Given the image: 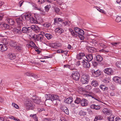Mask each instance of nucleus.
<instances>
[{
  "instance_id": "20e7f679",
  "label": "nucleus",
  "mask_w": 121,
  "mask_h": 121,
  "mask_svg": "<svg viewBox=\"0 0 121 121\" xmlns=\"http://www.w3.org/2000/svg\"><path fill=\"white\" fill-rule=\"evenodd\" d=\"M31 31L32 30L36 32H38L40 31V29L39 27L37 25H33L31 26L30 27Z\"/></svg>"
},
{
  "instance_id": "864d4df0",
  "label": "nucleus",
  "mask_w": 121,
  "mask_h": 121,
  "mask_svg": "<svg viewBox=\"0 0 121 121\" xmlns=\"http://www.w3.org/2000/svg\"><path fill=\"white\" fill-rule=\"evenodd\" d=\"M50 45L51 47L54 48H56V43H52Z\"/></svg>"
},
{
  "instance_id": "f03ea898",
  "label": "nucleus",
  "mask_w": 121,
  "mask_h": 121,
  "mask_svg": "<svg viewBox=\"0 0 121 121\" xmlns=\"http://www.w3.org/2000/svg\"><path fill=\"white\" fill-rule=\"evenodd\" d=\"M89 76L86 74H83L81 79V82L83 84H87L89 79Z\"/></svg>"
},
{
  "instance_id": "9d476101",
  "label": "nucleus",
  "mask_w": 121,
  "mask_h": 121,
  "mask_svg": "<svg viewBox=\"0 0 121 121\" xmlns=\"http://www.w3.org/2000/svg\"><path fill=\"white\" fill-rule=\"evenodd\" d=\"M102 111L104 114L107 115H112L111 111L107 108H104L102 110Z\"/></svg>"
},
{
  "instance_id": "473e14b6",
  "label": "nucleus",
  "mask_w": 121,
  "mask_h": 121,
  "mask_svg": "<svg viewBox=\"0 0 121 121\" xmlns=\"http://www.w3.org/2000/svg\"><path fill=\"white\" fill-rule=\"evenodd\" d=\"M91 84L93 86L95 87L98 85V84L96 81L93 80L91 82Z\"/></svg>"
},
{
  "instance_id": "72a5a7b5",
  "label": "nucleus",
  "mask_w": 121,
  "mask_h": 121,
  "mask_svg": "<svg viewBox=\"0 0 121 121\" xmlns=\"http://www.w3.org/2000/svg\"><path fill=\"white\" fill-rule=\"evenodd\" d=\"M114 117L112 115L108 117V121H114Z\"/></svg>"
},
{
  "instance_id": "dca6fc26",
  "label": "nucleus",
  "mask_w": 121,
  "mask_h": 121,
  "mask_svg": "<svg viewBox=\"0 0 121 121\" xmlns=\"http://www.w3.org/2000/svg\"><path fill=\"white\" fill-rule=\"evenodd\" d=\"M8 57L9 59L11 60H13L15 58L16 55L14 54L10 53L8 54Z\"/></svg>"
},
{
  "instance_id": "f8f14e48",
  "label": "nucleus",
  "mask_w": 121,
  "mask_h": 121,
  "mask_svg": "<svg viewBox=\"0 0 121 121\" xmlns=\"http://www.w3.org/2000/svg\"><path fill=\"white\" fill-rule=\"evenodd\" d=\"M24 33H27L31 32L30 27H24L22 29V32Z\"/></svg>"
},
{
  "instance_id": "052dcab7",
  "label": "nucleus",
  "mask_w": 121,
  "mask_h": 121,
  "mask_svg": "<svg viewBox=\"0 0 121 121\" xmlns=\"http://www.w3.org/2000/svg\"><path fill=\"white\" fill-rule=\"evenodd\" d=\"M33 73L31 72H28L26 73V74L27 76H32V75Z\"/></svg>"
},
{
  "instance_id": "9b49d317",
  "label": "nucleus",
  "mask_w": 121,
  "mask_h": 121,
  "mask_svg": "<svg viewBox=\"0 0 121 121\" xmlns=\"http://www.w3.org/2000/svg\"><path fill=\"white\" fill-rule=\"evenodd\" d=\"M8 47L5 44H0V51L2 52L7 50Z\"/></svg>"
},
{
  "instance_id": "6e6552de",
  "label": "nucleus",
  "mask_w": 121,
  "mask_h": 121,
  "mask_svg": "<svg viewBox=\"0 0 121 121\" xmlns=\"http://www.w3.org/2000/svg\"><path fill=\"white\" fill-rule=\"evenodd\" d=\"M80 30L79 32L78 33V36L81 40H84V38L83 36L84 34V31L81 29H80Z\"/></svg>"
},
{
  "instance_id": "c9c22d12",
  "label": "nucleus",
  "mask_w": 121,
  "mask_h": 121,
  "mask_svg": "<svg viewBox=\"0 0 121 121\" xmlns=\"http://www.w3.org/2000/svg\"><path fill=\"white\" fill-rule=\"evenodd\" d=\"M47 38V39H49L52 37V35L50 34H45L44 35Z\"/></svg>"
},
{
  "instance_id": "c03bdc74",
  "label": "nucleus",
  "mask_w": 121,
  "mask_h": 121,
  "mask_svg": "<svg viewBox=\"0 0 121 121\" xmlns=\"http://www.w3.org/2000/svg\"><path fill=\"white\" fill-rule=\"evenodd\" d=\"M100 46L104 48H108L109 49V47H108V46H107L105 45L104 43H101L100 44Z\"/></svg>"
},
{
  "instance_id": "680f3d73",
  "label": "nucleus",
  "mask_w": 121,
  "mask_h": 121,
  "mask_svg": "<svg viewBox=\"0 0 121 121\" xmlns=\"http://www.w3.org/2000/svg\"><path fill=\"white\" fill-rule=\"evenodd\" d=\"M92 64L94 67H97L96 66L98 65V63L96 61L93 62Z\"/></svg>"
},
{
  "instance_id": "4d7b16f0",
  "label": "nucleus",
  "mask_w": 121,
  "mask_h": 121,
  "mask_svg": "<svg viewBox=\"0 0 121 121\" xmlns=\"http://www.w3.org/2000/svg\"><path fill=\"white\" fill-rule=\"evenodd\" d=\"M80 29L77 27H75L74 28V30L75 31V32L78 34L80 30Z\"/></svg>"
},
{
  "instance_id": "37998d69",
  "label": "nucleus",
  "mask_w": 121,
  "mask_h": 121,
  "mask_svg": "<svg viewBox=\"0 0 121 121\" xmlns=\"http://www.w3.org/2000/svg\"><path fill=\"white\" fill-rule=\"evenodd\" d=\"M16 49L19 52H20L23 49V48L22 47L19 46H16Z\"/></svg>"
},
{
  "instance_id": "69168bd1",
  "label": "nucleus",
  "mask_w": 121,
  "mask_h": 121,
  "mask_svg": "<svg viewBox=\"0 0 121 121\" xmlns=\"http://www.w3.org/2000/svg\"><path fill=\"white\" fill-rule=\"evenodd\" d=\"M4 16V14L3 13H0V21L2 20Z\"/></svg>"
},
{
  "instance_id": "c756f323",
  "label": "nucleus",
  "mask_w": 121,
  "mask_h": 121,
  "mask_svg": "<svg viewBox=\"0 0 121 121\" xmlns=\"http://www.w3.org/2000/svg\"><path fill=\"white\" fill-rule=\"evenodd\" d=\"M96 60L99 62H100L103 60L102 57L99 55H97L96 56L95 58Z\"/></svg>"
},
{
  "instance_id": "39448f33",
  "label": "nucleus",
  "mask_w": 121,
  "mask_h": 121,
  "mask_svg": "<svg viewBox=\"0 0 121 121\" xmlns=\"http://www.w3.org/2000/svg\"><path fill=\"white\" fill-rule=\"evenodd\" d=\"M47 98L48 99L52 101L54 100H56L58 98V97L57 95H48Z\"/></svg>"
},
{
  "instance_id": "6ab92c4d",
  "label": "nucleus",
  "mask_w": 121,
  "mask_h": 121,
  "mask_svg": "<svg viewBox=\"0 0 121 121\" xmlns=\"http://www.w3.org/2000/svg\"><path fill=\"white\" fill-rule=\"evenodd\" d=\"M85 57L89 61H91L93 59L92 55L90 54H87Z\"/></svg>"
},
{
  "instance_id": "4468645a",
  "label": "nucleus",
  "mask_w": 121,
  "mask_h": 121,
  "mask_svg": "<svg viewBox=\"0 0 121 121\" xmlns=\"http://www.w3.org/2000/svg\"><path fill=\"white\" fill-rule=\"evenodd\" d=\"M113 79L116 83H121V77L115 76L113 77Z\"/></svg>"
},
{
  "instance_id": "bb28decb",
  "label": "nucleus",
  "mask_w": 121,
  "mask_h": 121,
  "mask_svg": "<svg viewBox=\"0 0 121 121\" xmlns=\"http://www.w3.org/2000/svg\"><path fill=\"white\" fill-rule=\"evenodd\" d=\"M103 118V117L102 116L99 115L96 116L94 119V120L97 121V120H101Z\"/></svg>"
},
{
  "instance_id": "4c0bfd02",
  "label": "nucleus",
  "mask_w": 121,
  "mask_h": 121,
  "mask_svg": "<svg viewBox=\"0 0 121 121\" xmlns=\"http://www.w3.org/2000/svg\"><path fill=\"white\" fill-rule=\"evenodd\" d=\"M94 92L95 93L100 94L101 93V91L99 88H95L94 89Z\"/></svg>"
},
{
  "instance_id": "774afa93",
  "label": "nucleus",
  "mask_w": 121,
  "mask_h": 121,
  "mask_svg": "<svg viewBox=\"0 0 121 121\" xmlns=\"http://www.w3.org/2000/svg\"><path fill=\"white\" fill-rule=\"evenodd\" d=\"M115 121H121V118L119 117H117L115 119Z\"/></svg>"
},
{
  "instance_id": "3c124183",
  "label": "nucleus",
  "mask_w": 121,
  "mask_h": 121,
  "mask_svg": "<svg viewBox=\"0 0 121 121\" xmlns=\"http://www.w3.org/2000/svg\"><path fill=\"white\" fill-rule=\"evenodd\" d=\"M50 8V6L49 5H47L45 7V11L47 12H48Z\"/></svg>"
},
{
  "instance_id": "4be33fe9",
  "label": "nucleus",
  "mask_w": 121,
  "mask_h": 121,
  "mask_svg": "<svg viewBox=\"0 0 121 121\" xmlns=\"http://www.w3.org/2000/svg\"><path fill=\"white\" fill-rule=\"evenodd\" d=\"M10 45L13 47H15L16 46L17 42L14 41H11L10 43Z\"/></svg>"
},
{
  "instance_id": "13d9d810",
  "label": "nucleus",
  "mask_w": 121,
  "mask_h": 121,
  "mask_svg": "<svg viewBox=\"0 0 121 121\" xmlns=\"http://www.w3.org/2000/svg\"><path fill=\"white\" fill-rule=\"evenodd\" d=\"M54 10L56 13L58 14V13L60 11V10L59 8L56 7L54 8Z\"/></svg>"
},
{
  "instance_id": "7c9ffc66",
  "label": "nucleus",
  "mask_w": 121,
  "mask_h": 121,
  "mask_svg": "<svg viewBox=\"0 0 121 121\" xmlns=\"http://www.w3.org/2000/svg\"><path fill=\"white\" fill-rule=\"evenodd\" d=\"M33 6H34V9L43 12H44V10L40 8H38L36 4H33Z\"/></svg>"
},
{
  "instance_id": "a18cd8bd",
  "label": "nucleus",
  "mask_w": 121,
  "mask_h": 121,
  "mask_svg": "<svg viewBox=\"0 0 121 121\" xmlns=\"http://www.w3.org/2000/svg\"><path fill=\"white\" fill-rule=\"evenodd\" d=\"M4 28H5L6 29H10L11 28L10 27V26L9 25H8L6 23H4Z\"/></svg>"
},
{
  "instance_id": "b1692460",
  "label": "nucleus",
  "mask_w": 121,
  "mask_h": 121,
  "mask_svg": "<svg viewBox=\"0 0 121 121\" xmlns=\"http://www.w3.org/2000/svg\"><path fill=\"white\" fill-rule=\"evenodd\" d=\"M29 20L30 22L31 23L36 24L38 23V22L36 19L32 17H31Z\"/></svg>"
},
{
  "instance_id": "1a4fd4ad",
  "label": "nucleus",
  "mask_w": 121,
  "mask_h": 121,
  "mask_svg": "<svg viewBox=\"0 0 121 121\" xmlns=\"http://www.w3.org/2000/svg\"><path fill=\"white\" fill-rule=\"evenodd\" d=\"M104 72L107 74L110 75L113 74V71L112 69H105Z\"/></svg>"
},
{
  "instance_id": "aec40b11",
  "label": "nucleus",
  "mask_w": 121,
  "mask_h": 121,
  "mask_svg": "<svg viewBox=\"0 0 121 121\" xmlns=\"http://www.w3.org/2000/svg\"><path fill=\"white\" fill-rule=\"evenodd\" d=\"M91 108L93 109L96 110H98L100 108V107L99 105H96L95 104H92L90 106Z\"/></svg>"
},
{
  "instance_id": "6e6d98bb",
  "label": "nucleus",
  "mask_w": 121,
  "mask_h": 121,
  "mask_svg": "<svg viewBox=\"0 0 121 121\" xmlns=\"http://www.w3.org/2000/svg\"><path fill=\"white\" fill-rule=\"evenodd\" d=\"M82 63H83V66L84 67V68H86V65H87V62H86L84 60H83L82 61Z\"/></svg>"
},
{
  "instance_id": "412c9836",
  "label": "nucleus",
  "mask_w": 121,
  "mask_h": 121,
  "mask_svg": "<svg viewBox=\"0 0 121 121\" xmlns=\"http://www.w3.org/2000/svg\"><path fill=\"white\" fill-rule=\"evenodd\" d=\"M55 32L60 34L62 33L64 31V30L60 27L56 28L55 30Z\"/></svg>"
},
{
  "instance_id": "58836bf2",
  "label": "nucleus",
  "mask_w": 121,
  "mask_h": 121,
  "mask_svg": "<svg viewBox=\"0 0 121 121\" xmlns=\"http://www.w3.org/2000/svg\"><path fill=\"white\" fill-rule=\"evenodd\" d=\"M81 101V99L77 97L76 100L74 101V102L75 103L78 104L80 103Z\"/></svg>"
},
{
  "instance_id": "8fccbe9b",
  "label": "nucleus",
  "mask_w": 121,
  "mask_h": 121,
  "mask_svg": "<svg viewBox=\"0 0 121 121\" xmlns=\"http://www.w3.org/2000/svg\"><path fill=\"white\" fill-rule=\"evenodd\" d=\"M50 23L48 22H47L45 23L44 24V26L46 28H48L50 26Z\"/></svg>"
},
{
  "instance_id": "5fc2aeb1",
  "label": "nucleus",
  "mask_w": 121,
  "mask_h": 121,
  "mask_svg": "<svg viewBox=\"0 0 121 121\" xmlns=\"http://www.w3.org/2000/svg\"><path fill=\"white\" fill-rule=\"evenodd\" d=\"M28 46H29H29H30V47L31 46L34 47L36 46L35 44L33 43V42H30V44L28 45Z\"/></svg>"
},
{
  "instance_id": "ea45409f",
  "label": "nucleus",
  "mask_w": 121,
  "mask_h": 121,
  "mask_svg": "<svg viewBox=\"0 0 121 121\" xmlns=\"http://www.w3.org/2000/svg\"><path fill=\"white\" fill-rule=\"evenodd\" d=\"M116 65L118 68H121V62L117 61L116 63Z\"/></svg>"
},
{
  "instance_id": "f257e3e1",
  "label": "nucleus",
  "mask_w": 121,
  "mask_h": 121,
  "mask_svg": "<svg viewBox=\"0 0 121 121\" xmlns=\"http://www.w3.org/2000/svg\"><path fill=\"white\" fill-rule=\"evenodd\" d=\"M32 100H34V102H35L36 100V99L33 100L32 99H30L28 98H27L26 99L25 101V105L27 110L29 109H32L34 107Z\"/></svg>"
},
{
  "instance_id": "423d86ee",
  "label": "nucleus",
  "mask_w": 121,
  "mask_h": 121,
  "mask_svg": "<svg viewBox=\"0 0 121 121\" xmlns=\"http://www.w3.org/2000/svg\"><path fill=\"white\" fill-rule=\"evenodd\" d=\"M91 72L93 75L95 77L99 76L101 74V72L99 69L97 70H92Z\"/></svg>"
},
{
  "instance_id": "5701e85b",
  "label": "nucleus",
  "mask_w": 121,
  "mask_h": 121,
  "mask_svg": "<svg viewBox=\"0 0 121 121\" xmlns=\"http://www.w3.org/2000/svg\"><path fill=\"white\" fill-rule=\"evenodd\" d=\"M73 101L72 97H70L67 98L65 101V102L67 104H70Z\"/></svg>"
},
{
  "instance_id": "a211bd4d",
  "label": "nucleus",
  "mask_w": 121,
  "mask_h": 121,
  "mask_svg": "<svg viewBox=\"0 0 121 121\" xmlns=\"http://www.w3.org/2000/svg\"><path fill=\"white\" fill-rule=\"evenodd\" d=\"M61 109L66 114L68 115L69 114V112L67 108L65 106H63L61 107Z\"/></svg>"
},
{
  "instance_id": "a878e982",
  "label": "nucleus",
  "mask_w": 121,
  "mask_h": 121,
  "mask_svg": "<svg viewBox=\"0 0 121 121\" xmlns=\"http://www.w3.org/2000/svg\"><path fill=\"white\" fill-rule=\"evenodd\" d=\"M99 87L101 89L104 91L107 90L108 89V87H106L105 85L103 84L99 86Z\"/></svg>"
},
{
  "instance_id": "f3484780",
  "label": "nucleus",
  "mask_w": 121,
  "mask_h": 121,
  "mask_svg": "<svg viewBox=\"0 0 121 121\" xmlns=\"http://www.w3.org/2000/svg\"><path fill=\"white\" fill-rule=\"evenodd\" d=\"M88 52L93 53L96 52L97 50L96 49L92 47H90L87 49Z\"/></svg>"
},
{
  "instance_id": "a19ab883",
  "label": "nucleus",
  "mask_w": 121,
  "mask_h": 121,
  "mask_svg": "<svg viewBox=\"0 0 121 121\" xmlns=\"http://www.w3.org/2000/svg\"><path fill=\"white\" fill-rule=\"evenodd\" d=\"M121 43V42H112L111 43V44L113 45V46L116 47L117 45Z\"/></svg>"
},
{
  "instance_id": "2eb2a0df",
  "label": "nucleus",
  "mask_w": 121,
  "mask_h": 121,
  "mask_svg": "<svg viewBox=\"0 0 121 121\" xmlns=\"http://www.w3.org/2000/svg\"><path fill=\"white\" fill-rule=\"evenodd\" d=\"M85 56V54L83 53H80L78 54L77 56V59L78 60L83 59Z\"/></svg>"
},
{
  "instance_id": "49530a36",
  "label": "nucleus",
  "mask_w": 121,
  "mask_h": 121,
  "mask_svg": "<svg viewBox=\"0 0 121 121\" xmlns=\"http://www.w3.org/2000/svg\"><path fill=\"white\" fill-rule=\"evenodd\" d=\"M116 21L117 22L119 23L121 21V17L118 16L116 18Z\"/></svg>"
},
{
  "instance_id": "e433bc0d",
  "label": "nucleus",
  "mask_w": 121,
  "mask_h": 121,
  "mask_svg": "<svg viewBox=\"0 0 121 121\" xmlns=\"http://www.w3.org/2000/svg\"><path fill=\"white\" fill-rule=\"evenodd\" d=\"M78 92L80 93H82V92L84 91V90L82 87L79 86L78 87Z\"/></svg>"
},
{
  "instance_id": "c85d7f7f",
  "label": "nucleus",
  "mask_w": 121,
  "mask_h": 121,
  "mask_svg": "<svg viewBox=\"0 0 121 121\" xmlns=\"http://www.w3.org/2000/svg\"><path fill=\"white\" fill-rule=\"evenodd\" d=\"M15 31L16 33L19 34H21L22 32V30L21 29V28L19 27H18L17 28L15 29Z\"/></svg>"
},
{
  "instance_id": "e2e57ef3",
  "label": "nucleus",
  "mask_w": 121,
  "mask_h": 121,
  "mask_svg": "<svg viewBox=\"0 0 121 121\" xmlns=\"http://www.w3.org/2000/svg\"><path fill=\"white\" fill-rule=\"evenodd\" d=\"M12 105L13 107L17 109H18L19 108V107L18 106L15 104L13 103H12Z\"/></svg>"
},
{
  "instance_id": "2f4dec72",
  "label": "nucleus",
  "mask_w": 121,
  "mask_h": 121,
  "mask_svg": "<svg viewBox=\"0 0 121 121\" xmlns=\"http://www.w3.org/2000/svg\"><path fill=\"white\" fill-rule=\"evenodd\" d=\"M16 21L17 23L18 24H21L22 23V20L20 17L16 19Z\"/></svg>"
},
{
  "instance_id": "338daca9",
  "label": "nucleus",
  "mask_w": 121,
  "mask_h": 121,
  "mask_svg": "<svg viewBox=\"0 0 121 121\" xmlns=\"http://www.w3.org/2000/svg\"><path fill=\"white\" fill-rule=\"evenodd\" d=\"M45 2V0H39L38 1V3L40 4H41Z\"/></svg>"
},
{
  "instance_id": "09e8293b",
  "label": "nucleus",
  "mask_w": 121,
  "mask_h": 121,
  "mask_svg": "<svg viewBox=\"0 0 121 121\" xmlns=\"http://www.w3.org/2000/svg\"><path fill=\"white\" fill-rule=\"evenodd\" d=\"M92 88L91 86L90 85H87L85 87V89L87 90H90Z\"/></svg>"
},
{
  "instance_id": "79ce46f5",
  "label": "nucleus",
  "mask_w": 121,
  "mask_h": 121,
  "mask_svg": "<svg viewBox=\"0 0 121 121\" xmlns=\"http://www.w3.org/2000/svg\"><path fill=\"white\" fill-rule=\"evenodd\" d=\"M86 112H85L81 110L79 112V114L81 116H85L86 114Z\"/></svg>"
},
{
  "instance_id": "de8ad7c7",
  "label": "nucleus",
  "mask_w": 121,
  "mask_h": 121,
  "mask_svg": "<svg viewBox=\"0 0 121 121\" xmlns=\"http://www.w3.org/2000/svg\"><path fill=\"white\" fill-rule=\"evenodd\" d=\"M100 52H103L104 53H106L109 52V49H107V50H105L104 49H102L100 50Z\"/></svg>"
},
{
  "instance_id": "f704fd0d",
  "label": "nucleus",
  "mask_w": 121,
  "mask_h": 121,
  "mask_svg": "<svg viewBox=\"0 0 121 121\" xmlns=\"http://www.w3.org/2000/svg\"><path fill=\"white\" fill-rule=\"evenodd\" d=\"M110 80V78L109 77H107L104 79L103 81L104 82L108 83L109 82Z\"/></svg>"
},
{
  "instance_id": "ddd939ff",
  "label": "nucleus",
  "mask_w": 121,
  "mask_h": 121,
  "mask_svg": "<svg viewBox=\"0 0 121 121\" xmlns=\"http://www.w3.org/2000/svg\"><path fill=\"white\" fill-rule=\"evenodd\" d=\"M88 103V100L84 99H82L81 102V105L83 106H86L87 105Z\"/></svg>"
},
{
  "instance_id": "0e129e2a",
  "label": "nucleus",
  "mask_w": 121,
  "mask_h": 121,
  "mask_svg": "<svg viewBox=\"0 0 121 121\" xmlns=\"http://www.w3.org/2000/svg\"><path fill=\"white\" fill-rule=\"evenodd\" d=\"M77 33H76L75 32L73 31V32H71V34L73 36L75 37H76L77 36Z\"/></svg>"
},
{
  "instance_id": "bf43d9fd",
  "label": "nucleus",
  "mask_w": 121,
  "mask_h": 121,
  "mask_svg": "<svg viewBox=\"0 0 121 121\" xmlns=\"http://www.w3.org/2000/svg\"><path fill=\"white\" fill-rule=\"evenodd\" d=\"M20 18L22 19V20H26V16L25 15H22V16H20Z\"/></svg>"
},
{
  "instance_id": "cd10ccee",
  "label": "nucleus",
  "mask_w": 121,
  "mask_h": 121,
  "mask_svg": "<svg viewBox=\"0 0 121 121\" xmlns=\"http://www.w3.org/2000/svg\"><path fill=\"white\" fill-rule=\"evenodd\" d=\"M26 16V18L27 20H29L31 18V14L30 13H27L25 14Z\"/></svg>"
},
{
  "instance_id": "7ed1b4c3",
  "label": "nucleus",
  "mask_w": 121,
  "mask_h": 121,
  "mask_svg": "<svg viewBox=\"0 0 121 121\" xmlns=\"http://www.w3.org/2000/svg\"><path fill=\"white\" fill-rule=\"evenodd\" d=\"M71 75L72 78L76 81H77L79 79V74L77 71H73Z\"/></svg>"
},
{
  "instance_id": "603ef678",
  "label": "nucleus",
  "mask_w": 121,
  "mask_h": 121,
  "mask_svg": "<svg viewBox=\"0 0 121 121\" xmlns=\"http://www.w3.org/2000/svg\"><path fill=\"white\" fill-rule=\"evenodd\" d=\"M65 52H66V51H64L62 49L58 50L57 51V53H62Z\"/></svg>"
},
{
  "instance_id": "393cba45",
  "label": "nucleus",
  "mask_w": 121,
  "mask_h": 121,
  "mask_svg": "<svg viewBox=\"0 0 121 121\" xmlns=\"http://www.w3.org/2000/svg\"><path fill=\"white\" fill-rule=\"evenodd\" d=\"M7 22L9 23L10 25H13L15 23L14 20L12 19L8 18L7 20Z\"/></svg>"
},
{
  "instance_id": "0eeeda50",
  "label": "nucleus",
  "mask_w": 121,
  "mask_h": 121,
  "mask_svg": "<svg viewBox=\"0 0 121 121\" xmlns=\"http://www.w3.org/2000/svg\"><path fill=\"white\" fill-rule=\"evenodd\" d=\"M44 36L42 34H40L36 35L35 40L38 41H39L41 42H43Z\"/></svg>"
}]
</instances>
